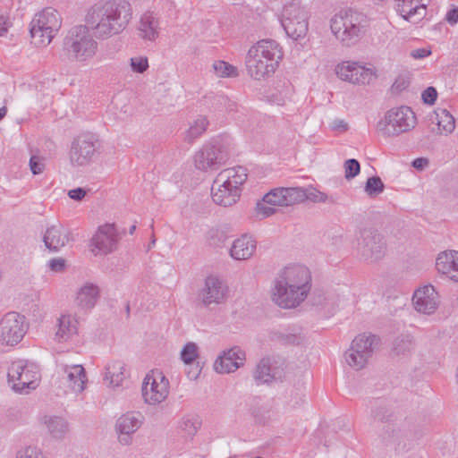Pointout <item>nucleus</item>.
<instances>
[{
    "mask_svg": "<svg viewBox=\"0 0 458 458\" xmlns=\"http://www.w3.org/2000/svg\"><path fill=\"white\" fill-rule=\"evenodd\" d=\"M100 147L96 134L85 132L78 135L72 141L69 152L72 165L81 167L91 164L99 155Z\"/></svg>",
    "mask_w": 458,
    "mask_h": 458,
    "instance_id": "obj_12",
    "label": "nucleus"
},
{
    "mask_svg": "<svg viewBox=\"0 0 458 458\" xmlns=\"http://www.w3.org/2000/svg\"><path fill=\"white\" fill-rule=\"evenodd\" d=\"M304 196L305 197L303 198V201L305 199H309L316 203H325L329 200V197L326 193L319 191L316 189H312L310 191H307L304 189Z\"/></svg>",
    "mask_w": 458,
    "mask_h": 458,
    "instance_id": "obj_46",
    "label": "nucleus"
},
{
    "mask_svg": "<svg viewBox=\"0 0 458 458\" xmlns=\"http://www.w3.org/2000/svg\"><path fill=\"white\" fill-rule=\"evenodd\" d=\"M26 318L18 312H8L0 320V344L15 346L28 331Z\"/></svg>",
    "mask_w": 458,
    "mask_h": 458,
    "instance_id": "obj_15",
    "label": "nucleus"
},
{
    "mask_svg": "<svg viewBox=\"0 0 458 458\" xmlns=\"http://www.w3.org/2000/svg\"><path fill=\"white\" fill-rule=\"evenodd\" d=\"M253 415L256 422L259 424H267L276 418V411L273 409L272 404L264 403L253 411Z\"/></svg>",
    "mask_w": 458,
    "mask_h": 458,
    "instance_id": "obj_38",
    "label": "nucleus"
},
{
    "mask_svg": "<svg viewBox=\"0 0 458 458\" xmlns=\"http://www.w3.org/2000/svg\"><path fill=\"white\" fill-rule=\"evenodd\" d=\"M332 128L335 131H345L348 129V124L342 119H336L333 122Z\"/></svg>",
    "mask_w": 458,
    "mask_h": 458,
    "instance_id": "obj_58",
    "label": "nucleus"
},
{
    "mask_svg": "<svg viewBox=\"0 0 458 458\" xmlns=\"http://www.w3.org/2000/svg\"><path fill=\"white\" fill-rule=\"evenodd\" d=\"M438 130L445 134L451 133L455 128L454 116L445 109L437 113Z\"/></svg>",
    "mask_w": 458,
    "mask_h": 458,
    "instance_id": "obj_37",
    "label": "nucleus"
},
{
    "mask_svg": "<svg viewBox=\"0 0 458 458\" xmlns=\"http://www.w3.org/2000/svg\"><path fill=\"white\" fill-rule=\"evenodd\" d=\"M412 305L417 312L431 315L440 305V296L432 284H425L414 291Z\"/></svg>",
    "mask_w": 458,
    "mask_h": 458,
    "instance_id": "obj_20",
    "label": "nucleus"
},
{
    "mask_svg": "<svg viewBox=\"0 0 458 458\" xmlns=\"http://www.w3.org/2000/svg\"><path fill=\"white\" fill-rule=\"evenodd\" d=\"M86 193H87L86 190H84L83 188L78 187V188L70 190L68 191V196L70 199H72L73 200L81 201L84 199V197L86 196Z\"/></svg>",
    "mask_w": 458,
    "mask_h": 458,
    "instance_id": "obj_54",
    "label": "nucleus"
},
{
    "mask_svg": "<svg viewBox=\"0 0 458 458\" xmlns=\"http://www.w3.org/2000/svg\"><path fill=\"white\" fill-rule=\"evenodd\" d=\"M283 58V52L276 41L262 39L248 50L244 64L248 75L254 80H262L273 74Z\"/></svg>",
    "mask_w": 458,
    "mask_h": 458,
    "instance_id": "obj_3",
    "label": "nucleus"
},
{
    "mask_svg": "<svg viewBox=\"0 0 458 458\" xmlns=\"http://www.w3.org/2000/svg\"><path fill=\"white\" fill-rule=\"evenodd\" d=\"M120 236L114 224L100 225L90 240V250L97 255H107L118 246Z\"/></svg>",
    "mask_w": 458,
    "mask_h": 458,
    "instance_id": "obj_17",
    "label": "nucleus"
},
{
    "mask_svg": "<svg viewBox=\"0 0 458 458\" xmlns=\"http://www.w3.org/2000/svg\"><path fill=\"white\" fill-rule=\"evenodd\" d=\"M311 290V273L301 264H289L278 270L272 281L271 299L282 309H294Z\"/></svg>",
    "mask_w": 458,
    "mask_h": 458,
    "instance_id": "obj_1",
    "label": "nucleus"
},
{
    "mask_svg": "<svg viewBox=\"0 0 458 458\" xmlns=\"http://www.w3.org/2000/svg\"><path fill=\"white\" fill-rule=\"evenodd\" d=\"M356 241L357 252L361 259L368 262H376L381 259L386 254V241L376 230L371 228L360 230Z\"/></svg>",
    "mask_w": 458,
    "mask_h": 458,
    "instance_id": "obj_14",
    "label": "nucleus"
},
{
    "mask_svg": "<svg viewBox=\"0 0 458 458\" xmlns=\"http://www.w3.org/2000/svg\"><path fill=\"white\" fill-rule=\"evenodd\" d=\"M144 417L140 412H127L116 421V429L119 432V441L123 445L131 443V435L135 433L142 425Z\"/></svg>",
    "mask_w": 458,
    "mask_h": 458,
    "instance_id": "obj_22",
    "label": "nucleus"
},
{
    "mask_svg": "<svg viewBox=\"0 0 458 458\" xmlns=\"http://www.w3.org/2000/svg\"><path fill=\"white\" fill-rule=\"evenodd\" d=\"M43 420L48 432L55 438L61 439L69 431V424L63 417L45 416Z\"/></svg>",
    "mask_w": 458,
    "mask_h": 458,
    "instance_id": "obj_33",
    "label": "nucleus"
},
{
    "mask_svg": "<svg viewBox=\"0 0 458 458\" xmlns=\"http://www.w3.org/2000/svg\"><path fill=\"white\" fill-rule=\"evenodd\" d=\"M208 123V120L206 116L198 115L193 122L190 123V127L186 131V140L192 142L201 136L206 131Z\"/></svg>",
    "mask_w": 458,
    "mask_h": 458,
    "instance_id": "obj_35",
    "label": "nucleus"
},
{
    "mask_svg": "<svg viewBox=\"0 0 458 458\" xmlns=\"http://www.w3.org/2000/svg\"><path fill=\"white\" fill-rule=\"evenodd\" d=\"M7 33V29L4 26L3 19L0 17V36H4Z\"/></svg>",
    "mask_w": 458,
    "mask_h": 458,
    "instance_id": "obj_60",
    "label": "nucleus"
},
{
    "mask_svg": "<svg viewBox=\"0 0 458 458\" xmlns=\"http://www.w3.org/2000/svg\"><path fill=\"white\" fill-rule=\"evenodd\" d=\"M430 48H417L411 52V56L414 59H422L431 55Z\"/></svg>",
    "mask_w": 458,
    "mask_h": 458,
    "instance_id": "obj_56",
    "label": "nucleus"
},
{
    "mask_svg": "<svg viewBox=\"0 0 458 458\" xmlns=\"http://www.w3.org/2000/svg\"><path fill=\"white\" fill-rule=\"evenodd\" d=\"M228 158L227 147L222 140L212 139L194 154L193 161L196 169L208 172L217 170Z\"/></svg>",
    "mask_w": 458,
    "mask_h": 458,
    "instance_id": "obj_10",
    "label": "nucleus"
},
{
    "mask_svg": "<svg viewBox=\"0 0 458 458\" xmlns=\"http://www.w3.org/2000/svg\"><path fill=\"white\" fill-rule=\"evenodd\" d=\"M422 0H394L395 10L402 18L411 23H418L427 14L426 4Z\"/></svg>",
    "mask_w": 458,
    "mask_h": 458,
    "instance_id": "obj_25",
    "label": "nucleus"
},
{
    "mask_svg": "<svg viewBox=\"0 0 458 458\" xmlns=\"http://www.w3.org/2000/svg\"><path fill=\"white\" fill-rule=\"evenodd\" d=\"M254 378L257 384H267L275 379V374L271 372L269 359H262L257 365Z\"/></svg>",
    "mask_w": 458,
    "mask_h": 458,
    "instance_id": "obj_36",
    "label": "nucleus"
},
{
    "mask_svg": "<svg viewBox=\"0 0 458 458\" xmlns=\"http://www.w3.org/2000/svg\"><path fill=\"white\" fill-rule=\"evenodd\" d=\"M61 26L59 13L52 7H47L34 16L30 31L35 44L46 47L51 43Z\"/></svg>",
    "mask_w": 458,
    "mask_h": 458,
    "instance_id": "obj_8",
    "label": "nucleus"
},
{
    "mask_svg": "<svg viewBox=\"0 0 458 458\" xmlns=\"http://www.w3.org/2000/svg\"><path fill=\"white\" fill-rule=\"evenodd\" d=\"M99 298V287L93 283L86 282L76 291L74 303L80 310L89 311L96 306Z\"/></svg>",
    "mask_w": 458,
    "mask_h": 458,
    "instance_id": "obj_26",
    "label": "nucleus"
},
{
    "mask_svg": "<svg viewBox=\"0 0 458 458\" xmlns=\"http://www.w3.org/2000/svg\"><path fill=\"white\" fill-rule=\"evenodd\" d=\"M304 189L301 187L275 188L264 195L263 201L272 206L287 207L303 202Z\"/></svg>",
    "mask_w": 458,
    "mask_h": 458,
    "instance_id": "obj_21",
    "label": "nucleus"
},
{
    "mask_svg": "<svg viewBox=\"0 0 458 458\" xmlns=\"http://www.w3.org/2000/svg\"><path fill=\"white\" fill-rule=\"evenodd\" d=\"M256 249V240L251 235L242 234L233 241L230 255L235 260H246L254 255Z\"/></svg>",
    "mask_w": 458,
    "mask_h": 458,
    "instance_id": "obj_29",
    "label": "nucleus"
},
{
    "mask_svg": "<svg viewBox=\"0 0 458 458\" xmlns=\"http://www.w3.org/2000/svg\"><path fill=\"white\" fill-rule=\"evenodd\" d=\"M245 352L238 346L228 351H224L214 363V369L217 373H231L243 365Z\"/></svg>",
    "mask_w": 458,
    "mask_h": 458,
    "instance_id": "obj_23",
    "label": "nucleus"
},
{
    "mask_svg": "<svg viewBox=\"0 0 458 458\" xmlns=\"http://www.w3.org/2000/svg\"><path fill=\"white\" fill-rule=\"evenodd\" d=\"M267 203H265L263 200L261 202H258L256 206V215L260 219L268 217L276 213V208L272 207L267 206Z\"/></svg>",
    "mask_w": 458,
    "mask_h": 458,
    "instance_id": "obj_48",
    "label": "nucleus"
},
{
    "mask_svg": "<svg viewBox=\"0 0 458 458\" xmlns=\"http://www.w3.org/2000/svg\"><path fill=\"white\" fill-rule=\"evenodd\" d=\"M158 19L151 12L141 15L139 24V31L141 38L154 41L158 37Z\"/></svg>",
    "mask_w": 458,
    "mask_h": 458,
    "instance_id": "obj_30",
    "label": "nucleus"
},
{
    "mask_svg": "<svg viewBox=\"0 0 458 458\" xmlns=\"http://www.w3.org/2000/svg\"><path fill=\"white\" fill-rule=\"evenodd\" d=\"M71 240L69 231L62 225H53L47 228L43 242L51 251H58Z\"/></svg>",
    "mask_w": 458,
    "mask_h": 458,
    "instance_id": "obj_27",
    "label": "nucleus"
},
{
    "mask_svg": "<svg viewBox=\"0 0 458 458\" xmlns=\"http://www.w3.org/2000/svg\"><path fill=\"white\" fill-rule=\"evenodd\" d=\"M130 65L134 72L143 73L148 68V58L145 56H134L130 59Z\"/></svg>",
    "mask_w": 458,
    "mask_h": 458,
    "instance_id": "obj_45",
    "label": "nucleus"
},
{
    "mask_svg": "<svg viewBox=\"0 0 458 458\" xmlns=\"http://www.w3.org/2000/svg\"><path fill=\"white\" fill-rule=\"evenodd\" d=\"M198 357V346L195 343L190 342L186 344L182 352L181 358L184 363L190 364Z\"/></svg>",
    "mask_w": 458,
    "mask_h": 458,
    "instance_id": "obj_43",
    "label": "nucleus"
},
{
    "mask_svg": "<svg viewBox=\"0 0 458 458\" xmlns=\"http://www.w3.org/2000/svg\"><path fill=\"white\" fill-rule=\"evenodd\" d=\"M7 114V108L5 106H3L0 108V121Z\"/></svg>",
    "mask_w": 458,
    "mask_h": 458,
    "instance_id": "obj_61",
    "label": "nucleus"
},
{
    "mask_svg": "<svg viewBox=\"0 0 458 458\" xmlns=\"http://www.w3.org/2000/svg\"><path fill=\"white\" fill-rule=\"evenodd\" d=\"M213 69L218 77H237V68L225 61H216L213 64Z\"/></svg>",
    "mask_w": 458,
    "mask_h": 458,
    "instance_id": "obj_39",
    "label": "nucleus"
},
{
    "mask_svg": "<svg viewBox=\"0 0 458 458\" xmlns=\"http://www.w3.org/2000/svg\"><path fill=\"white\" fill-rule=\"evenodd\" d=\"M337 76L352 84H369L375 79V73L359 63L344 61L335 67Z\"/></svg>",
    "mask_w": 458,
    "mask_h": 458,
    "instance_id": "obj_19",
    "label": "nucleus"
},
{
    "mask_svg": "<svg viewBox=\"0 0 458 458\" xmlns=\"http://www.w3.org/2000/svg\"><path fill=\"white\" fill-rule=\"evenodd\" d=\"M7 377L9 386L15 393L27 394L38 386L41 374L34 362L17 360L9 366Z\"/></svg>",
    "mask_w": 458,
    "mask_h": 458,
    "instance_id": "obj_7",
    "label": "nucleus"
},
{
    "mask_svg": "<svg viewBox=\"0 0 458 458\" xmlns=\"http://www.w3.org/2000/svg\"><path fill=\"white\" fill-rule=\"evenodd\" d=\"M412 349V339L410 335H402L394 342L393 351L397 355H405Z\"/></svg>",
    "mask_w": 458,
    "mask_h": 458,
    "instance_id": "obj_40",
    "label": "nucleus"
},
{
    "mask_svg": "<svg viewBox=\"0 0 458 458\" xmlns=\"http://www.w3.org/2000/svg\"><path fill=\"white\" fill-rule=\"evenodd\" d=\"M437 96V93L436 89L428 87L423 91L421 98L424 103L432 105L436 101Z\"/></svg>",
    "mask_w": 458,
    "mask_h": 458,
    "instance_id": "obj_52",
    "label": "nucleus"
},
{
    "mask_svg": "<svg viewBox=\"0 0 458 458\" xmlns=\"http://www.w3.org/2000/svg\"><path fill=\"white\" fill-rule=\"evenodd\" d=\"M131 17L129 2L110 0L91 6L86 15V22L97 38L105 39L123 31Z\"/></svg>",
    "mask_w": 458,
    "mask_h": 458,
    "instance_id": "obj_2",
    "label": "nucleus"
},
{
    "mask_svg": "<svg viewBox=\"0 0 458 458\" xmlns=\"http://www.w3.org/2000/svg\"><path fill=\"white\" fill-rule=\"evenodd\" d=\"M201 427V420L199 415L185 414L178 421V430L185 439H192Z\"/></svg>",
    "mask_w": 458,
    "mask_h": 458,
    "instance_id": "obj_32",
    "label": "nucleus"
},
{
    "mask_svg": "<svg viewBox=\"0 0 458 458\" xmlns=\"http://www.w3.org/2000/svg\"><path fill=\"white\" fill-rule=\"evenodd\" d=\"M436 267L439 273L458 283V251L445 250L438 254Z\"/></svg>",
    "mask_w": 458,
    "mask_h": 458,
    "instance_id": "obj_28",
    "label": "nucleus"
},
{
    "mask_svg": "<svg viewBox=\"0 0 458 458\" xmlns=\"http://www.w3.org/2000/svg\"><path fill=\"white\" fill-rule=\"evenodd\" d=\"M225 235L217 229H212L208 232V241L211 245H218L224 242Z\"/></svg>",
    "mask_w": 458,
    "mask_h": 458,
    "instance_id": "obj_53",
    "label": "nucleus"
},
{
    "mask_svg": "<svg viewBox=\"0 0 458 458\" xmlns=\"http://www.w3.org/2000/svg\"><path fill=\"white\" fill-rule=\"evenodd\" d=\"M59 369L62 378L65 380L72 392L80 394L84 391L87 376L85 369L81 365L61 364Z\"/></svg>",
    "mask_w": 458,
    "mask_h": 458,
    "instance_id": "obj_24",
    "label": "nucleus"
},
{
    "mask_svg": "<svg viewBox=\"0 0 458 458\" xmlns=\"http://www.w3.org/2000/svg\"><path fill=\"white\" fill-rule=\"evenodd\" d=\"M98 44L89 33L88 26L72 27L64 39V50L70 60L86 63L95 57Z\"/></svg>",
    "mask_w": 458,
    "mask_h": 458,
    "instance_id": "obj_6",
    "label": "nucleus"
},
{
    "mask_svg": "<svg viewBox=\"0 0 458 458\" xmlns=\"http://www.w3.org/2000/svg\"><path fill=\"white\" fill-rule=\"evenodd\" d=\"M305 403L304 395L301 393L292 394L286 401V407L289 410L300 408Z\"/></svg>",
    "mask_w": 458,
    "mask_h": 458,
    "instance_id": "obj_49",
    "label": "nucleus"
},
{
    "mask_svg": "<svg viewBox=\"0 0 458 458\" xmlns=\"http://www.w3.org/2000/svg\"><path fill=\"white\" fill-rule=\"evenodd\" d=\"M385 185L378 176L369 177L365 184L364 191L369 197H376L383 192Z\"/></svg>",
    "mask_w": 458,
    "mask_h": 458,
    "instance_id": "obj_41",
    "label": "nucleus"
},
{
    "mask_svg": "<svg viewBox=\"0 0 458 458\" xmlns=\"http://www.w3.org/2000/svg\"><path fill=\"white\" fill-rule=\"evenodd\" d=\"M16 458H44V455L37 447L28 446L19 451Z\"/></svg>",
    "mask_w": 458,
    "mask_h": 458,
    "instance_id": "obj_51",
    "label": "nucleus"
},
{
    "mask_svg": "<svg viewBox=\"0 0 458 458\" xmlns=\"http://www.w3.org/2000/svg\"><path fill=\"white\" fill-rule=\"evenodd\" d=\"M417 123L414 112L405 106L388 110L377 128L385 137L398 136L412 130Z\"/></svg>",
    "mask_w": 458,
    "mask_h": 458,
    "instance_id": "obj_9",
    "label": "nucleus"
},
{
    "mask_svg": "<svg viewBox=\"0 0 458 458\" xmlns=\"http://www.w3.org/2000/svg\"><path fill=\"white\" fill-rule=\"evenodd\" d=\"M411 83L410 76L408 73L399 75L392 85L394 91L401 92L407 89Z\"/></svg>",
    "mask_w": 458,
    "mask_h": 458,
    "instance_id": "obj_50",
    "label": "nucleus"
},
{
    "mask_svg": "<svg viewBox=\"0 0 458 458\" xmlns=\"http://www.w3.org/2000/svg\"><path fill=\"white\" fill-rule=\"evenodd\" d=\"M65 267V260L62 258L53 259L49 261V267L52 271L60 272Z\"/></svg>",
    "mask_w": 458,
    "mask_h": 458,
    "instance_id": "obj_55",
    "label": "nucleus"
},
{
    "mask_svg": "<svg viewBox=\"0 0 458 458\" xmlns=\"http://www.w3.org/2000/svg\"><path fill=\"white\" fill-rule=\"evenodd\" d=\"M367 17L355 11H341L330 20V29L335 37L344 46L357 43L365 34Z\"/></svg>",
    "mask_w": 458,
    "mask_h": 458,
    "instance_id": "obj_5",
    "label": "nucleus"
},
{
    "mask_svg": "<svg viewBox=\"0 0 458 458\" xmlns=\"http://www.w3.org/2000/svg\"><path fill=\"white\" fill-rule=\"evenodd\" d=\"M445 20L449 24H456L458 22V7L448 11L445 16Z\"/></svg>",
    "mask_w": 458,
    "mask_h": 458,
    "instance_id": "obj_57",
    "label": "nucleus"
},
{
    "mask_svg": "<svg viewBox=\"0 0 458 458\" xmlns=\"http://www.w3.org/2000/svg\"><path fill=\"white\" fill-rule=\"evenodd\" d=\"M78 333V321L72 315H62L58 318L55 338L58 342H67Z\"/></svg>",
    "mask_w": 458,
    "mask_h": 458,
    "instance_id": "obj_31",
    "label": "nucleus"
},
{
    "mask_svg": "<svg viewBox=\"0 0 458 458\" xmlns=\"http://www.w3.org/2000/svg\"><path fill=\"white\" fill-rule=\"evenodd\" d=\"M375 420L381 422H388L392 420L393 413L381 403L376 402L371 411Z\"/></svg>",
    "mask_w": 458,
    "mask_h": 458,
    "instance_id": "obj_42",
    "label": "nucleus"
},
{
    "mask_svg": "<svg viewBox=\"0 0 458 458\" xmlns=\"http://www.w3.org/2000/svg\"><path fill=\"white\" fill-rule=\"evenodd\" d=\"M344 177L346 180H351L356 177L360 171V165L358 160L354 158L347 159L344 164Z\"/></svg>",
    "mask_w": 458,
    "mask_h": 458,
    "instance_id": "obj_44",
    "label": "nucleus"
},
{
    "mask_svg": "<svg viewBox=\"0 0 458 458\" xmlns=\"http://www.w3.org/2000/svg\"><path fill=\"white\" fill-rule=\"evenodd\" d=\"M428 165V160L424 157H419L412 161V166L416 169L422 170Z\"/></svg>",
    "mask_w": 458,
    "mask_h": 458,
    "instance_id": "obj_59",
    "label": "nucleus"
},
{
    "mask_svg": "<svg viewBox=\"0 0 458 458\" xmlns=\"http://www.w3.org/2000/svg\"><path fill=\"white\" fill-rule=\"evenodd\" d=\"M226 283L217 276H208L205 279L203 287L199 290L198 298L202 306L208 308L211 305H220L228 297Z\"/></svg>",
    "mask_w": 458,
    "mask_h": 458,
    "instance_id": "obj_18",
    "label": "nucleus"
},
{
    "mask_svg": "<svg viewBox=\"0 0 458 458\" xmlns=\"http://www.w3.org/2000/svg\"><path fill=\"white\" fill-rule=\"evenodd\" d=\"M135 230H136V225H131L129 230L130 234H132L135 232Z\"/></svg>",
    "mask_w": 458,
    "mask_h": 458,
    "instance_id": "obj_62",
    "label": "nucleus"
},
{
    "mask_svg": "<svg viewBox=\"0 0 458 458\" xmlns=\"http://www.w3.org/2000/svg\"><path fill=\"white\" fill-rule=\"evenodd\" d=\"M169 394V381L163 372L151 371L142 383V396L145 403L156 405L164 402Z\"/></svg>",
    "mask_w": 458,
    "mask_h": 458,
    "instance_id": "obj_16",
    "label": "nucleus"
},
{
    "mask_svg": "<svg viewBox=\"0 0 458 458\" xmlns=\"http://www.w3.org/2000/svg\"><path fill=\"white\" fill-rule=\"evenodd\" d=\"M45 159L38 156H32L30 159V168L33 174H40L45 170Z\"/></svg>",
    "mask_w": 458,
    "mask_h": 458,
    "instance_id": "obj_47",
    "label": "nucleus"
},
{
    "mask_svg": "<svg viewBox=\"0 0 458 458\" xmlns=\"http://www.w3.org/2000/svg\"><path fill=\"white\" fill-rule=\"evenodd\" d=\"M106 370L105 380L112 387L120 386L126 377L124 364L120 360L108 364Z\"/></svg>",
    "mask_w": 458,
    "mask_h": 458,
    "instance_id": "obj_34",
    "label": "nucleus"
},
{
    "mask_svg": "<svg viewBox=\"0 0 458 458\" xmlns=\"http://www.w3.org/2000/svg\"><path fill=\"white\" fill-rule=\"evenodd\" d=\"M379 344V338L369 333L358 335L345 352L347 364L355 370L365 368L372 358L375 349Z\"/></svg>",
    "mask_w": 458,
    "mask_h": 458,
    "instance_id": "obj_11",
    "label": "nucleus"
},
{
    "mask_svg": "<svg viewBox=\"0 0 458 458\" xmlns=\"http://www.w3.org/2000/svg\"><path fill=\"white\" fill-rule=\"evenodd\" d=\"M247 176V170L243 166L221 171L215 178L211 188L213 201L223 207L235 204L240 199L241 186L246 182Z\"/></svg>",
    "mask_w": 458,
    "mask_h": 458,
    "instance_id": "obj_4",
    "label": "nucleus"
},
{
    "mask_svg": "<svg viewBox=\"0 0 458 458\" xmlns=\"http://www.w3.org/2000/svg\"><path fill=\"white\" fill-rule=\"evenodd\" d=\"M309 14L304 7L296 0L284 8L281 24L288 37L294 40L306 36L308 32Z\"/></svg>",
    "mask_w": 458,
    "mask_h": 458,
    "instance_id": "obj_13",
    "label": "nucleus"
}]
</instances>
